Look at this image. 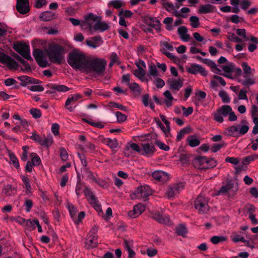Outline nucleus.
<instances>
[{"mask_svg":"<svg viewBox=\"0 0 258 258\" xmlns=\"http://www.w3.org/2000/svg\"><path fill=\"white\" fill-rule=\"evenodd\" d=\"M31 157L32 158V163L34 166H38L41 163L40 158L36 153H32Z\"/></svg>","mask_w":258,"mask_h":258,"instance_id":"nucleus-48","label":"nucleus"},{"mask_svg":"<svg viewBox=\"0 0 258 258\" xmlns=\"http://www.w3.org/2000/svg\"><path fill=\"white\" fill-rule=\"evenodd\" d=\"M17 191V187L11 184L4 185L2 190V193L6 196H13L16 194Z\"/></svg>","mask_w":258,"mask_h":258,"instance_id":"nucleus-20","label":"nucleus"},{"mask_svg":"<svg viewBox=\"0 0 258 258\" xmlns=\"http://www.w3.org/2000/svg\"><path fill=\"white\" fill-rule=\"evenodd\" d=\"M22 220L29 230L31 231L36 228V224L34 222V219L32 221L30 219L25 220L23 219Z\"/></svg>","mask_w":258,"mask_h":258,"instance_id":"nucleus-38","label":"nucleus"},{"mask_svg":"<svg viewBox=\"0 0 258 258\" xmlns=\"http://www.w3.org/2000/svg\"><path fill=\"white\" fill-rule=\"evenodd\" d=\"M46 86L51 89L46 91V93L48 94L55 93V91H58L59 92H66L70 90V88L64 85L50 84L47 85Z\"/></svg>","mask_w":258,"mask_h":258,"instance_id":"nucleus-15","label":"nucleus"},{"mask_svg":"<svg viewBox=\"0 0 258 258\" xmlns=\"http://www.w3.org/2000/svg\"><path fill=\"white\" fill-rule=\"evenodd\" d=\"M231 110L232 108L230 106L228 105H223L221 107L217 109L218 112L224 116L228 115Z\"/></svg>","mask_w":258,"mask_h":258,"instance_id":"nucleus-32","label":"nucleus"},{"mask_svg":"<svg viewBox=\"0 0 258 258\" xmlns=\"http://www.w3.org/2000/svg\"><path fill=\"white\" fill-rule=\"evenodd\" d=\"M104 142L111 149L116 148L118 146L117 141L116 139L106 138L104 140Z\"/></svg>","mask_w":258,"mask_h":258,"instance_id":"nucleus-34","label":"nucleus"},{"mask_svg":"<svg viewBox=\"0 0 258 258\" xmlns=\"http://www.w3.org/2000/svg\"><path fill=\"white\" fill-rule=\"evenodd\" d=\"M159 73L155 64H152L149 67V76L156 77L159 76Z\"/></svg>","mask_w":258,"mask_h":258,"instance_id":"nucleus-43","label":"nucleus"},{"mask_svg":"<svg viewBox=\"0 0 258 258\" xmlns=\"http://www.w3.org/2000/svg\"><path fill=\"white\" fill-rule=\"evenodd\" d=\"M146 23L153 28H155L157 30L160 29V23L156 18L147 16L145 18Z\"/></svg>","mask_w":258,"mask_h":258,"instance_id":"nucleus-19","label":"nucleus"},{"mask_svg":"<svg viewBox=\"0 0 258 258\" xmlns=\"http://www.w3.org/2000/svg\"><path fill=\"white\" fill-rule=\"evenodd\" d=\"M152 194L151 188L148 185L141 186L138 187L135 192L130 195L132 200L136 199H143L146 201L147 197Z\"/></svg>","mask_w":258,"mask_h":258,"instance_id":"nucleus-4","label":"nucleus"},{"mask_svg":"<svg viewBox=\"0 0 258 258\" xmlns=\"http://www.w3.org/2000/svg\"><path fill=\"white\" fill-rule=\"evenodd\" d=\"M60 156L62 160L66 161L68 159V154L67 151L63 147L59 149Z\"/></svg>","mask_w":258,"mask_h":258,"instance_id":"nucleus-55","label":"nucleus"},{"mask_svg":"<svg viewBox=\"0 0 258 258\" xmlns=\"http://www.w3.org/2000/svg\"><path fill=\"white\" fill-rule=\"evenodd\" d=\"M0 62L6 64L10 69H17L18 63L10 56L2 52L0 53Z\"/></svg>","mask_w":258,"mask_h":258,"instance_id":"nucleus-9","label":"nucleus"},{"mask_svg":"<svg viewBox=\"0 0 258 258\" xmlns=\"http://www.w3.org/2000/svg\"><path fill=\"white\" fill-rule=\"evenodd\" d=\"M232 184L228 183L226 185L221 187L218 191V194L227 193L231 188H232Z\"/></svg>","mask_w":258,"mask_h":258,"instance_id":"nucleus-50","label":"nucleus"},{"mask_svg":"<svg viewBox=\"0 0 258 258\" xmlns=\"http://www.w3.org/2000/svg\"><path fill=\"white\" fill-rule=\"evenodd\" d=\"M106 61L102 58H95L87 60L83 72L93 74L95 77L102 76L105 71Z\"/></svg>","mask_w":258,"mask_h":258,"instance_id":"nucleus-3","label":"nucleus"},{"mask_svg":"<svg viewBox=\"0 0 258 258\" xmlns=\"http://www.w3.org/2000/svg\"><path fill=\"white\" fill-rule=\"evenodd\" d=\"M16 10L22 15L28 13L30 11L29 0H17Z\"/></svg>","mask_w":258,"mask_h":258,"instance_id":"nucleus-12","label":"nucleus"},{"mask_svg":"<svg viewBox=\"0 0 258 258\" xmlns=\"http://www.w3.org/2000/svg\"><path fill=\"white\" fill-rule=\"evenodd\" d=\"M10 158L11 162L13 164L14 166L17 168H19V161L15 155L14 154H10Z\"/></svg>","mask_w":258,"mask_h":258,"instance_id":"nucleus-54","label":"nucleus"},{"mask_svg":"<svg viewBox=\"0 0 258 258\" xmlns=\"http://www.w3.org/2000/svg\"><path fill=\"white\" fill-rule=\"evenodd\" d=\"M109 7H113L114 8L118 9L124 6V3L120 0H113L110 1L108 4Z\"/></svg>","mask_w":258,"mask_h":258,"instance_id":"nucleus-37","label":"nucleus"},{"mask_svg":"<svg viewBox=\"0 0 258 258\" xmlns=\"http://www.w3.org/2000/svg\"><path fill=\"white\" fill-rule=\"evenodd\" d=\"M87 60L84 53L78 49L70 52L67 58L68 63L74 69L83 71Z\"/></svg>","mask_w":258,"mask_h":258,"instance_id":"nucleus-2","label":"nucleus"},{"mask_svg":"<svg viewBox=\"0 0 258 258\" xmlns=\"http://www.w3.org/2000/svg\"><path fill=\"white\" fill-rule=\"evenodd\" d=\"M219 96L221 98L223 103H228L230 102V98L226 91L224 90L220 91L219 92Z\"/></svg>","mask_w":258,"mask_h":258,"instance_id":"nucleus-40","label":"nucleus"},{"mask_svg":"<svg viewBox=\"0 0 258 258\" xmlns=\"http://www.w3.org/2000/svg\"><path fill=\"white\" fill-rule=\"evenodd\" d=\"M99 17H98L93 13H89L84 16V19L81 22V27L83 30L91 31L93 25L98 21Z\"/></svg>","mask_w":258,"mask_h":258,"instance_id":"nucleus-6","label":"nucleus"},{"mask_svg":"<svg viewBox=\"0 0 258 258\" xmlns=\"http://www.w3.org/2000/svg\"><path fill=\"white\" fill-rule=\"evenodd\" d=\"M152 218L160 223L167 224L169 222V219L166 217H163L159 213H156L153 215Z\"/></svg>","mask_w":258,"mask_h":258,"instance_id":"nucleus-31","label":"nucleus"},{"mask_svg":"<svg viewBox=\"0 0 258 258\" xmlns=\"http://www.w3.org/2000/svg\"><path fill=\"white\" fill-rule=\"evenodd\" d=\"M22 180L26 186V192L27 193H30L31 190V186L30 183L29 179L28 177L25 176L22 177Z\"/></svg>","mask_w":258,"mask_h":258,"instance_id":"nucleus-51","label":"nucleus"},{"mask_svg":"<svg viewBox=\"0 0 258 258\" xmlns=\"http://www.w3.org/2000/svg\"><path fill=\"white\" fill-rule=\"evenodd\" d=\"M186 71L188 73L194 75H197L199 73L205 77L208 75V73L205 69L201 65L197 63H192L190 67L186 68Z\"/></svg>","mask_w":258,"mask_h":258,"instance_id":"nucleus-11","label":"nucleus"},{"mask_svg":"<svg viewBox=\"0 0 258 258\" xmlns=\"http://www.w3.org/2000/svg\"><path fill=\"white\" fill-rule=\"evenodd\" d=\"M194 203L195 207L198 210L199 213L204 214L209 211L208 201L204 196L199 195Z\"/></svg>","mask_w":258,"mask_h":258,"instance_id":"nucleus-5","label":"nucleus"},{"mask_svg":"<svg viewBox=\"0 0 258 258\" xmlns=\"http://www.w3.org/2000/svg\"><path fill=\"white\" fill-rule=\"evenodd\" d=\"M93 28L95 31L100 30L102 32L108 30L109 26L106 22H100V18L99 17L98 21L94 25Z\"/></svg>","mask_w":258,"mask_h":258,"instance_id":"nucleus-21","label":"nucleus"},{"mask_svg":"<svg viewBox=\"0 0 258 258\" xmlns=\"http://www.w3.org/2000/svg\"><path fill=\"white\" fill-rule=\"evenodd\" d=\"M227 37V38L231 41L237 43L241 41V39L238 37L236 36L234 33L229 32Z\"/></svg>","mask_w":258,"mask_h":258,"instance_id":"nucleus-49","label":"nucleus"},{"mask_svg":"<svg viewBox=\"0 0 258 258\" xmlns=\"http://www.w3.org/2000/svg\"><path fill=\"white\" fill-rule=\"evenodd\" d=\"M244 78H245L244 80L239 81V82H240L243 86L252 85L255 82L254 79L250 78L247 76H244Z\"/></svg>","mask_w":258,"mask_h":258,"instance_id":"nucleus-36","label":"nucleus"},{"mask_svg":"<svg viewBox=\"0 0 258 258\" xmlns=\"http://www.w3.org/2000/svg\"><path fill=\"white\" fill-rule=\"evenodd\" d=\"M203 62L209 66L211 68L212 71L215 73L218 74L219 72H221V70L217 67L216 64L213 61L209 59H203Z\"/></svg>","mask_w":258,"mask_h":258,"instance_id":"nucleus-28","label":"nucleus"},{"mask_svg":"<svg viewBox=\"0 0 258 258\" xmlns=\"http://www.w3.org/2000/svg\"><path fill=\"white\" fill-rule=\"evenodd\" d=\"M33 55L40 67L45 68L49 66L48 62L46 60L44 53L42 49H34L33 51Z\"/></svg>","mask_w":258,"mask_h":258,"instance_id":"nucleus-8","label":"nucleus"},{"mask_svg":"<svg viewBox=\"0 0 258 258\" xmlns=\"http://www.w3.org/2000/svg\"><path fill=\"white\" fill-rule=\"evenodd\" d=\"M190 25L193 28H197L200 25L199 19L197 16H191L189 18Z\"/></svg>","mask_w":258,"mask_h":258,"instance_id":"nucleus-46","label":"nucleus"},{"mask_svg":"<svg viewBox=\"0 0 258 258\" xmlns=\"http://www.w3.org/2000/svg\"><path fill=\"white\" fill-rule=\"evenodd\" d=\"M192 163L196 168L199 169L209 168V160L205 157L198 156L195 157Z\"/></svg>","mask_w":258,"mask_h":258,"instance_id":"nucleus-13","label":"nucleus"},{"mask_svg":"<svg viewBox=\"0 0 258 258\" xmlns=\"http://www.w3.org/2000/svg\"><path fill=\"white\" fill-rule=\"evenodd\" d=\"M188 230L184 225L181 224L176 227V233L178 235L185 236Z\"/></svg>","mask_w":258,"mask_h":258,"instance_id":"nucleus-33","label":"nucleus"},{"mask_svg":"<svg viewBox=\"0 0 258 258\" xmlns=\"http://www.w3.org/2000/svg\"><path fill=\"white\" fill-rule=\"evenodd\" d=\"M178 33L180 38L184 41H187L190 37L189 34H187V29L185 26H181L178 28Z\"/></svg>","mask_w":258,"mask_h":258,"instance_id":"nucleus-24","label":"nucleus"},{"mask_svg":"<svg viewBox=\"0 0 258 258\" xmlns=\"http://www.w3.org/2000/svg\"><path fill=\"white\" fill-rule=\"evenodd\" d=\"M81 98V96L79 94H75L70 97H69L66 102L65 106L68 107L70 104L74 103L75 101Z\"/></svg>","mask_w":258,"mask_h":258,"instance_id":"nucleus-35","label":"nucleus"},{"mask_svg":"<svg viewBox=\"0 0 258 258\" xmlns=\"http://www.w3.org/2000/svg\"><path fill=\"white\" fill-rule=\"evenodd\" d=\"M167 83L169 85L170 89L175 91H179L183 85V81L180 79L176 80L174 78H169Z\"/></svg>","mask_w":258,"mask_h":258,"instance_id":"nucleus-17","label":"nucleus"},{"mask_svg":"<svg viewBox=\"0 0 258 258\" xmlns=\"http://www.w3.org/2000/svg\"><path fill=\"white\" fill-rule=\"evenodd\" d=\"M133 13L130 10H121L119 11L118 15L119 16H122L123 18H131L132 17Z\"/></svg>","mask_w":258,"mask_h":258,"instance_id":"nucleus-56","label":"nucleus"},{"mask_svg":"<svg viewBox=\"0 0 258 258\" xmlns=\"http://www.w3.org/2000/svg\"><path fill=\"white\" fill-rule=\"evenodd\" d=\"M55 14L51 11L42 12L40 16V19L43 21H49L55 19Z\"/></svg>","mask_w":258,"mask_h":258,"instance_id":"nucleus-25","label":"nucleus"},{"mask_svg":"<svg viewBox=\"0 0 258 258\" xmlns=\"http://www.w3.org/2000/svg\"><path fill=\"white\" fill-rule=\"evenodd\" d=\"M192 132L191 128L190 126H186L180 130L179 133L177 134L176 137V141H180L183 137L186 134H189Z\"/></svg>","mask_w":258,"mask_h":258,"instance_id":"nucleus-30","label":"nucleus"},{"mask_svg":"<svg viewBox=\"0 0 258 258\" xmlns=\"http://www.w3.org/2000/svg\"><path fill=\"white\" fill-rule=\"evenodd\" d=\"M236 34L237 35L242 37L245 40L247 41L249 38L246 35V30L245 29H238L236 30Z\"/></svg>","mask_w":258,"mask_h":258,"instance_id":"nucleus-53","label":"nucleus"},{"mask_svg":"<svg viewBox=\"0 0 258 258\" xmlns=\"http://www.w3.org/2000/svg\"><path fill=\"white\" fill-rule=\"evenodd\" d=\"M211 241L215 244H218L221 241H225L226 240V237L223 236H214L211 238Z\"/></svg>","mask_w":258,"mask_h":258,"instance_id":"nucleus-45","label":"nucleus"},{"mask_svg":"<svg viewBox=\"0 0 258 258\" xmlns=\"http://www.w3.org/2000/svg\"><path fill=\"white\" fill-rule=\"evenodd\" d=\"M183 188L184 185L182 183L174 184L168 187L166 194L169 199L174 198Z\"/></svg>","mask_w":258,"mask_h":258,"instance_id":"nucleus-10","label":"nucleus"},{"mask_svg":"<svg viewBox=\"0 0 258 258\" xmlns=\"http://www.w3.org/2000/svg\"><path fill=\"white\" fill-rule=\"evenodd\" d=\"M215 6L211 4L201 5L199 9V13L201 14H207L214 11Z\"/></svg>","mask_w":258,"mask_h":258,"instance_id":"nucleus-22","label":"nucleus"},{"mask_svg":"<svg viewBox=\"0 0 258 258\" xmlns=\"http://www.w3.org/2000/svg\"><path fill=\"white\" fill-rule=\"evenodd\" d=\"M182 109L183 111V114L185 116H188L193 112V108L191 107H189L186 108L185 107L182 106Z\"/></svg>","mask_w":258,"mask_h":258,"instance_id":"nucleus-64","label":"nucleus"},{"mask_svg":"<svg viewBox=\"0 0 258 258\" xmlns=\"http://www.w3.org/2000/svg\"><path fill=\"white\" fill-rule=\"evenodd\" d=\"M258 159V155L253 154L248 156L245 157L242 159V163L244 165H247L250 162Z\"/></svg>","mask_w":258,"mask_h":258,"instance_id":"nucleus-39","label":"nucleus"},{"mask_svg":"<svg viewBox=\"0 0 258 258\" xmlns=\"http://www.w3.org/2000/svg\"><path fill=\"white\" fill-rule=\"evenodd\" d=\"M165 175V172L161 171H155L152 173L153 177L155 179L159 181H161L163 177Z\"/></svg>","mask_w":258,"mask_h":258,"instance_id":"nucleus-44","label":"nucleus"},{"mask_svg":"<svg viewBox=\"0 0 258 258\" xmlns=\"http://www.w3.org/2000/svg\"><path fill=\"white\" fill-rule=\"evenodd\" d=\"M52 143L53 141L52 138L44 137V139L42 140L40 145L44 146L45 147H49L52 144Z\"/></svg>","mask_w":258,"mask_h":258,"instance_id":"nucleus-58","label":"nucleus"},{"mask_svg":"<svg viewBox=\"0 0 258 258\" xmlns=\"http://www.w3.org/2000/svg\"><path fill=\"white\" fill-rule=\"evenodd\" d=\"M130 148L137 152H142V150L141 149L140 146L136 143H128L125 146V149L126 151H128Z\"/></svg>","mask_w":258,"mask_h":258,"instance_id":"nucleus-42","label":"nucleus"},{"mask_svg":"<svg viewBox=\"0 0 258 258\" xmlns=\"http://www.w3.org/2000/svg\"><path fill=\"white\" fill-rule=\"evenodd\" d=\"M13 48L15 51L18 52L24 58L27 60H32L30 55V49L28 45L24 43H20L15 44Z\"/></svg>","mask_w":258,"mask_h":258,"instance_id":"nucleus-7","label":"nucleus"},{"mask_svg":"<svg viewBox=\"0 0 258 258\" xmlns=\"http://www.w3.org/2000/svg\"><path fill=\"white\" fill-rule=\"evenodd\" d=\"M251 5V3L248 0H242L240 3L241 8L242 10H246Z\"/></svg>","mask_w":258,"mask_h":258,"instance_id":"nucleus-63","label":"nucleus"},{"mask_svg":"<svg viewBox=\"0 0 258 258\" xmlns=\"http://www.w3.org/2000/svg\"><path fill=\"white\" fill-rule=\"evenodd\" d=\"M186 140L188 143V145L191 147H197L200 144V140L197 139L196 136L195 135H191L188 136Z\"/></svg>","mask_w":258,"mask_h":258,"instance_id":"nucleus-29","label":"nucleus"},{"mask_svg":"<svg viewBox=\"0 0 258 258\" xmlns=\"http://www.w3.org/2000/svg\"><path fill=\"white\" fill-rule=\"evenodd\" d=\"M145 209L146 207L144 205L138 204L134 207L133 210H131L128 212V215L131 218H136L144 212Z\"/></svg>","mask_w":258,"mask_h":258,"instance_id":"nucleus-16","label":"nucleus"},{"mask_svg":"<svg viewBox=\"0 0 258 258\" xmlns=\"http://www.w3.org/2000/svg\"><path fill=\"white\" fill-rule=\"evenodd\" d=\"M231 238L232 241L235 243L239 241L245 243L246 241V240L244 239L243 237H241L235 233H233V235L231 236Z\"/></svg>","mask_w":258,"mask_h":258,"instance_id":"nucleus-52","label":"nucleus"},{"mask_svg":"<svg viewBox=\"0 0 258 258\" xmlns=\"http://www.w3.org/2000/svg\"><path fill=\"white\" fill-rule=\"evenodd\" d=\"M116 116L117 117V121L118 122H123L126 119V116L122 113L117 111L116 112Z\"/></svg>","mask_w":258,"mask_h":258,"instance_id":"nucleus-57","label":"nucleus"},{"mask_svg":"<svg viewBox=\"0 0 258 258\" xmlns=\"http://www.w3.org/2000/svg\"><path fill=\"white\" fill-rule=\"evenodd\" d=\"M155 144L159 147L160 149L164 151H168L170 149L168 146L166 145L165 144L161 142L160 141H156Z\"/></svg>","mask_w":258,"mask_h":258,"instance_id":"nucleus-59","label":"nucleus"},{"mask_svg":"<svg viewBox=\"0 0 258 258\" xmlns=\"http://www.w3.org/2000/svg\"><path fill=\"white\" fill-rule=\"evenodd\" d=\"M141 154L148 157L152 156L155 152V148L152 142H146L142 144Z\"/></svg>","mask_w":258,"mask_h":258,"instance_id":"nucleus-14","label":"nucleus"},{"mask_svg":"<svg viewBox=\"0 0 258 258\" xmlns=\"http://www.w3.org/2000/svg\"><path fill=\"white\" fill-rule=\"evenodd\" d=\"M241 66L244 74L249 75L251 73V69L246 62H242Z\"/></svg>","mask_w":258,"mask_h":258,"instance_id":"nucleus-60","label":"nucleus"},{"mask_svg":"<svg viewBox=\"0 0 258 258\" xmlns=\"http://www.w3.org/2000/svg\"><path fill=\"white\" fill-rule=\"evenodd\" d=\"M28 88L30 90L34 92H41L44 90V87L41 85H33L29 86Z\"/></svg>","mask_w":258,"mask_h":258,"instance_id":"nucleus-61","label":"nucleus"},{"mask_svg":"<svg viewBox=\"0 0 258 258\" xmlns=\"http://www.w3.org/2000/svg\"><path fill=\"white\" fill-rule=\"evenodd\" d=\"M29 112L35 119L40 118L42 115L41 111L37 108H32L30 110Z\"/></svg>","mask_w":258,"mask_h":258,"instance_id":"nucleus-47","label":"nucleus"},{"mask_svg":"<svg viewBox=\"0 0 258 258\" xmlns=\"http://www.w3.org/2000/svg\"><path fill=\"white\" fill-rule=\"evenodd\" d=\"M18 79L21 82V86H26L28 84H38L40 83L39 80L27 76H20Z\"/></svg>","mask_w":258,"mask_h":258,"instance_id":"nucleus-18","label":"nucleus"},{"mask_svg":"<svg viewBox=\"0 0 258 258\" xmlns=\"http://www.w3.org/2000/svg\"><path fill=\"white\" fill-rule=\"evenodd\" d=\"M83 192L88 199L89 203H94L95 200L96 199L95 196L93 195V193L90 190V189L85 186L84 188Z\"/></svg>","mask_w":258,"mask_h":258,"instance_id":"nucleus-26","label":"nucleus"},{"mask_svg":"<svg viewBox=\"0 0 258 258\" xmlns=\"http://www.w3.org/2000/svg\"><path fill=\"white\" fill-rule=\"evenodd\" d=\"M129 88L133 92H137L139 93L141 92L139 85L136 83L130 84Z\"/></svg>","mask_w":258,"mask_h":258,"instance_id":"nucleus-62","label":"nucleus"},{"mask_svg":"<svg viewBox=\"0 0 258 258\" xmlns=\"http://www.w3.org/2000/svg\"><path fill=\"white\" fill-rule=\"evenodd\" d=\"M135 64L138 67V69L134 71V75L140 80H143L146 75L145 70L143 68L140 66L139 63H135Z\"/></svg>","mask_w":258,"mask_h":258,"instance_id":"nucleus-23","label":"nucleus"},{"mask_svg":"<svg viewBox=\"0 0 258 258\" xmlns=\"http://www.w3.org/2000/svg\"><path fill=\"white\" fill-rule=\"evenodd\" d=\"M192 157L191 154L183 153L180 155L179 160L183 164H188Z\"/></svg>","mask_w":258,"mask_h":258,"instance_id":"nucleus-41","label":"nucleus"},{"mask_svg":"<svg viewBox=\"0 0 258 258\" xmlns=\"http://www.w3.org/2000/svg\"><path fill=\"white\" fill-rule=\"evenodd\" d=\"M71 47L70 42L62 40L59 43L52 42L49 44L46 50L49 60L53 63L61 64L64 59V54L67 48Z\"/></svg>","mask_w":258,"mask_h":258,"instance_id":"nucleus-1","label":"nucleus"},{"mask_svg":"<svg viewBox=\"0 0 258 258\" xmlns=\"http://www.w3.org/2000/svg\"><path fill=\"white\" fill-rule=\"evenodd\" d=\"M87 241V244L90 247H95L97 245V236L96 235L89 234Z\"/></svg>","mask_w":258,"mask_h":258,"instance_id":"nucleus-27","label":"nucleus"}]
</instances>
